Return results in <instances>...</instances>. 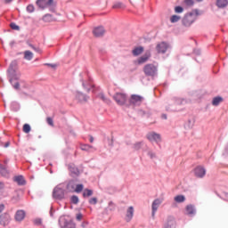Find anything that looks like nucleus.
Wrapping results in <instances>:
<instances>
[{
  "mask_svg": "<svg viewBox=\"0 0 228 228\" xmlns=\"http://www.w3.org/2000/svg\"><path fill=\"white\" fill-rule=\"evenodd\" d=\"M75 97L76 101H77V102H79L80 104H85V102H88V99H90V97L86 96V94L79 91L76 92Z\"/></svg>",
  "mask_w": 228,
  "mask_h": 228,
  "instance_id": "9b49d317",
  "label": "nucleus"
},
{
  "mask_svg": "<svg viewBox=\"0 0 228 228\" xmlns=\"http://www.w3.org/2000/svg\"><path fill=\"white\" fill-rule=\"evenodd\" d=\"M31 131V126L29 124L23 125V132L28 134Z\"/></svg>",
  "mask_w": 228,
  "mask_h": 228,
  "instance_id": "37998d69",
  "label": "nucleus"
},
{
  "mask_svg": "<svg viewBox=\"0 0 228 228\" xmlns=\"http://www.w3.org/2000/svg\"><path fill=\"white\" fill-rule=\"evenodd\" d=\"M11 220H12V217L10 216V214L4 213L0 215V225H3V227H6V225L10 224Z\"/></svg>",
  "mask_w": 228,
  "mask_h": 228,
  "instance_id": "ddd939ff",
  "label": "nucleus"
},
{
  "mask_svg": "<svg viewBox=\"0 0 228 228\" xmlns=\"http://www.w3.org/2000/svg\"><path fill=\"white\" fill-rule=\"evenodd\" d=\"M147 140L149 142H156L157 144H159L161 142V134L156 133V132H150L146 135Z\"/></svg>",
  "mask_w": 228,
  "mask_h": 228,
  "instance_id": "0eeeda50",
  "label": "nucleus"
},
{
  "mask_svg": "<svg viewBox=\"0 0 228 228\" xmlns=\"http://www.w3.org/2000/svg\"><path fill=\"white\" fill-rule=\"evenodd\" d=\"M193 126H195V119L194 118H190L188 121L185 123V129H192Z\"/></svg>",
  "mask_w": 228,
  "mask_h": 228,
  "instance_id": "a878e982",
  "label": "nucleus"
},
{
  "mask_svg": "<svg viewBox=\"0 0 228 228\" xmlns=\"http://www.w3.org/2000/svg\"><path fill=\"white\" fill-rule=\"evenodd\" d=\"M194 54H196V56H200V49H195Z\"/></svg>",
  "mask_w": 228,
  "mask_h": 228,
  "instance_id": "4d7b16f0",
  "label": "nucleus"
},
{
  "mask_svg": "<svg viewBox=\"0 0 228 228\" xmlns=\"http://www.w3.org/2000/svg\"><path fill=\"white\" fill-rule=\"evenodd\" d=\"M19 69V62H17L16 60L12 61L9 68L7 69V74L9 77V82L12 83V81H19L20 79V73L17 72V69Z\"/></svg>",
  "mask_w": 228,
  "mask_h": 228,
  "instance_id": "f257e3e1",
  "label": "nucleus"
},
{
  "mask_svg": "<svg viewBox=\"0 0 228 228\" xmlns=\"http://www.w3.org/2000/svg\"><path fill=\"white\" fill-rule=\"evenodd\" d=\"M24 218H26V211L18 210L15 213L14 219L16 220V222H22V220H24Z\"/></svg>",
  "mask_w": 228,
  "mask_h": 228,
  "instance_id": "f3484780",
  "label": "nucleus"
},
{
  "mask_svg": "<svg viewBox=\"0 0 228 228\" xmlns=\"http://www.w3.org/2000/svg\"><path fill=\"white\" fill-rule=\"evenodd\" d=\"M64 228H76V224H74L72 221L66 222Z\"/></svg>",
  "mask_w": 228,
  "mask_h": 228,
  "instance_id": "79ce46f5",
  "label": "nucleus"
},
{
  "mask_svg": "<svg viewBox=\"0 0 228 228\" xmlns=\"http://www.w3.org/2000/svg\"><path fill=\"white\" fill-rule=\"evenodd\" d=\"M224 195V200H228V192H223Z\"/></svg>",
  "mask_w": 228,
  "mask_h": 228,
  "instance_id": "69168bd1",
  "label": "nucleus"
},
{
  "mask_svg": "<svg viewBox=\"0 0 228 228\" xmlns=\"http://www.w3.org/2000/svg\"><path fill=\"white\" fill-rule=\"evenodd\" d=\"M87 225H88V223H87V222H83V223L81 224V227H83V228H86Z\"/></svg>",
  "mask_w": 228,
  "mask_h": 228,
  "instance_id": "680f3d73",
  "label": "nucleus"
},
{
  "mask_svg": "<svg viewBox=\"0 0 228 228\" xmlns=\"http://www.w3.org/2000/svg\"><path fill=\"white\" fill-rule=\"evenodd\" d=\"M83 219V215L82 214H77V220L80 221Z\"/></svg>",
  "mask_w": 228,
  "mask_h": 228,
  "instance_id": "bf43d9fd",
  "label": "nucleus"
},
{
  "mask_svg": "<svg viewBox=\"0 0 228 228\" xmlns=\"http://www.w3.org/2000/svg\"><path fill=\"white\" fill-rule=\"evenodd\" d=\"M84 188H85V185H83V183H79V184L77 183L74 192L75 193H81L83 191Z\"/></svg>",
  "mask_w": 228,
  "mask_h": 228,
  "instance_id": "f704fd0d",
  "label": "nucleus"
},
{
  "mask_svg": "<svg viewBox=\"0 0 228 228\" xmlns=\"http://www.w3.org/2000/svg\"><path fill=\"white\" fill-rule=\"evenodd\" d=\"M184 12V8L183 6L178 5L175 7V13H183Z\"/></svg>",
  "mask_w": 228,
  "mask_h": 228,
  "instance_id": "c03bdc74",
  "label": "nucleus"
},
{
  "mask_svg": "<svg viewBox=\"0 0 228 228\" xmlns=\"http://www.w3.org/2000/svg\"><path fill=\"white\" fill-rule=\"evenodd\" d=\"M4 211V204L0 205V213H3Z\"/></svg>",
  "mask_w": 228,
  "mask_h": 228,
  "instance_id": "e2e57ef3",
  "label": "nucleus"
},
{
  "mask_svg": "<svg viewBox=\"0 0 228 228\" xmlns=\"http://www.w3.org/2000/svg\"><path fill=\"white\" fill-rule=\"evenodd\" d=\"M43 20L44 22H54L56 21V18L53 14L46 13L43 16Z\"/></svg>",
  "mask_w": 228,
  "mask_h": 228,
  "instance_id": "412c9836",
  "label": "nucleus"
},
{
  "mask_svg": "<svg viewBox=\"0 0 228 228\" xmlns=\"http://www.w3.org/2000/svg\"><path fill=\"white\" fill-rule=\"evenodd\" d=\"M89 142L90 143H94V136L90 135Z\"/></svg>",
  "mask_w": 228,
  "mask_h": 228,
  "instance_id": "338daca9",
  "label": "nucleus"
},
{
  "mask_svg": "<svg viewBox=\"0 0 228 228\" xmlns=\"http://www.w3.org/2000/svg\"><path fill=\"white\" fill-rule=\"evenodd\" d=\"M148 156H150L151 159H156V152L149 150L148 151Z\"/></svg>",
  "mask_w": 228,
  "mask_h": 228,
  "instance_id": "3c124183",
  "label": "nucleus"
},
{
  "mask_svg": "<svg viewBox=\"0 0 228 228\" xmlns=\"http://www.w3.org/2000/svg\"><path fill=\"white\" fill-rule=\"evenodd\" d=\"M27 12H28V13H33V12H35V5L28 4L27 6Z\"/></svg>",
  "mask_w": 228,
  "mask_h": 228,
  "instance_id": "09e8293b",
  "label": "nucleus"
},
{
  "mask_svg": "<svg viewBox=\"0 0 228 228\" xmlns=\"http://www.w3.org/2000/svg\"><path fill=\"white\" fill-rule=\"evenodd\" d=\"M185 209H186V213H187V215H189V216H193L197 213V210L195 209V206H193L191 204L187 205Z\"/></svg>",
  "mask_w": 228,
  "mask_h": 228,
  "instance_id": "aec40b11",
  "label": "nucleus"
},
{
  "mask_svg": "<svg viewBox=\"0 0 228 228\" xmlns=\"http://www.w3.org/2000/svg\"><path fill=\"white\" fill-rule=\"evenodd\" d=\"M14 182L17 183L19 186H24L26 185V180L24 179V176L18 175L14 177Z\"/></svg>",
  "mask_w": 228,
  "mask_h": 228,
  "instance_id": "4be33fe9",
  "label": "nucleus"
},
{
  "mask_svg": "<svg viewBox=\"0 0 228 228\" xmlns=\"http://www.w3.org/2000/svg\"><path fill=\"white\" fill-rule=\"evenodd\" d=\"M164 228H175V221H174L173 219L167 220V222L164 225Z\"/></svg>",
  "mask_w": 228,
  "mask_h": 228,
  "instance_id": "c85d7f7f",
  "label": "nucleus"
},
{
  "mask_svg": "<svg viewBox=\"0 0 228 228\" xmlns=\"http://www.w3.org/2000/svg\"><path fill=\"white\" fill-rule=\"evenodd\" d=\"M107 209H109V211H115V203H113V201H110Z\"/></svg>",
  "mask_w": 228,
  "mask_h": 228,
  "instance_id": "8fccbe9b",
  "label": "nucleus"
},
{
  "mask_svg": "<svg viewBox=\"0 0 228 228\" xmlns=\"http://www.w3.org/2000/svg\"><path fill=\"white\" fill-rule=\"evenodd\" d=\"M134 216V208L133 206H130L126 209L125 220L126 222L129 223L131 220H133V217Z\"/></svg>",
  "mask_w": 228,
  "mask_h": 228,
  "instance_id": "2eb2a0df",
  "label": "nucleus"
},
{
  "mask_svg": "<svg viewBox=\"0 0 228 228\" xmlns=\"http://www.w3.org/2000/svg\"><path fill=\"white\" fill-rule=\"evenodd\" d=\"M161 204H163V200H161V199H156L153 200V202L151 204L152 218H154V216H156V211H158V208H159V206H161Z\"/></svg>",
  "mask_w": 228,
  "mask_h": 228,
  "instance_id": "f8f14e48",
  "label": "nucleus"
},
{
  "mask_svg": "<svg viewBox=\"0 0 228 228\" xmlns=\"http://www.w3.org/2000/svg\"><path fill=\"white\" fill-rule=\"evenodd\" d=\"M35 225H42V219L41 218H37L34 220Z\"/></svg>",
  "mask_w": 228,
  "mask_h": 228,
  "instance_id": "864d4df0",
  "label": "nucleus"
},
{
  "mask_svg": "<svg viewBox=\"0 0 228 228\" xmlns=\"http://www.w3.org/2000/svg\"><path fill=\"white\" fill-rule=\"evenodd\" d=\"M112 8L114 10L120 9V8H126V5L122 2H117L113 4Z\"/></svg>",
  "mask_w": 228,
  "mask_h": 228,
  "instance_id": "4c0bfd02",
  "label": "nucleus"
},
{
  "mask_svg": "<svg viewBox=\"0 0 228 228\" xmlns=\"http://www.w3.org/2000/svg\"><path fill=\"white\" fill-rule=\"evenodd\" d=\"M98 200H97V198H91L89 200V204L93 205V206H95V204H97Z\"/></svg>",
  "mask_w": 228,
  "mask_h": 228,
  "instance_id": "603ef678",
  "label": "nucleus"
},
{
  "mask_svg": "<svg viewBox=\"0 0 228 228\" xmlns=\"http://www.w3.org/2000/svg\"><path fill=\"white\" fill-rule=\"evenodd\" d=\"M10 28H12L15 31H20V27H19L17 24H15V22H12L10 24Z\"/></svg>",
  "mask_w": 228,
  "mask_h": 228,
  "instance_id": "de8ad7c7",
  "label": "nucleus"
},
{
  "mask_svg": "<svg viewBox=\"0 0 228 228\" xmlns=\"http://www.w3.org/2000/svg\"><path fill=\"white\" fill-rule=\"evenodd\" d=\"M36 4H37L38 8L41 10H45V8H48L49 12L60 16V13L56 12L57 4L54 0H37Z\"/></svg>",
  "mask_w": 228,
  "mask_h": 228,
  "instance_id": "f03ea898",
  "label": "nucleus"
},
{
  "mask_svg": "<svg viewBox=\"0 0 228 228\" xmlns=\"http://www.w3.org/2000/svg\"><path fill=\"white\" fill-rule=\"evenodd\" d=\"M194 174L196 177H200V179L206 175V168L199 166L194 169Z\"/></svg>",
  "mask_w": 228,
  "mask_h": 228,
  "instance_id": "dca6fc26",
  "label": "nucleus"
},
{
  "mask_svg": "<svg viewBox=\"0 0 228 228\" xmlns=\"http://www.w3.org/2000/svg\"><path fill=\"white\" fill-rule=\"evenodd\" d=\"M82 195L84 199H86V197H92L94 195V191L90 189H85Z\"/></svg>",
  "mask_w": 228,
  "mask_h": 228,
  "instance_id": "c756f323",
  "label": "nucleus"
},
{
  "mask_svg": "<svg viewBox=\"0 0 228 228\" xmlns=\"http://www.w3.org/2000/svg\"><path fill=\"white\" fill-rule=\"evenodd\" d=\"M168 47H169V45H167V43L163 41V42L157 44L156 51L159 54H165V53H167V51H168Z\"/></svg>",
  "mask_w": 228,
  "mask_h": 228,
  "instance_id": "1a4fd4ad",
  "label": "nucleus"
},
{
  "mask_svg": "<svg viewBox=\"0 0 228 228\" xmlns=\"http://www.w3.org/2000/svg\"><path fill=\"white\" fill-rule=\"evenodd\" d=\"M142 53H143V46L135 47V48L132 51L133 56H140V54H142Z\"/></svg>",
  "mask_w": 228,
  "mask_h": 228,
  "instance_id": "b1692460",
  "label": "nucleus"
},
{
  "mask_svg": "<svg viewBox=\"0 0 228 228\" xmlns=\"http://www.w3.org/2000/svg\"><path fill=\"white\" fill-rule=\"evenodd\" d=\"M223 101H224V98L222 96H216L212 100V106H220Z\"/></svg>",
  "mask_w": 228,
  "mask_h": 228,
  "instance_id": "5701e85b",
  "label": "nucleus"
},
{
  "mask_svg": "<svg viewBox=\"0 0 228 228\" xmlns=\"http://www.w3.org/2000/svg\"><path fill=\"white\" fill-rule=\"evenodd\" d=\"M46 123L48 124V126H51V127H54V121L53 120V118H46Z\"/></svg>",
  "mask_w": 228,
  "mask_h": 228,
  "instance_id": "49530a36",
  "label": "nucleus"
},
{
  "mask_svg": "<svg viewBox=\"0 0 228 228\" xmlns=\"http://www.w3.org/2000/svg\"><path fill=\"white\" fill-rule=\"evenodd\" d=\"M143 72L145 76L154 77L155 76H158V67H156L154 64H146L143 67Z\"/></svg>",
  "mask_w": 228,
  "mask_h": 228,
  "instance_id": "20e7f679",
  "label": "nucleus"
},
{
  "mask_svg": "<svg viewBox=\"0 0 228 228\" xmlns=\"http://www.w3.org/2000/svg\"><path fill=\"white\" fill-rule=\"evenodd\" d=\"M70 202H71V204H75V205L79 204V197H77L76 195L71 196Z\"/></svg>",
  "mask_w": 228,
  "mask_h": 228,
  "instance_id": "ea45409f",
  "label": "nucleus"
},
{
  "mask_svg": "<svg viewBox=\"0 0 228 228\" xmlns=\"http://www.w3.org/2000/svg\"><path fill=\"white\" fill-rule=\"evenodd\" d=\"M150 48L152 49V45H151ZM151 49L146 50L145 53L138 59V65H143V63H147V61H149V58L151 56Z\"/></svg>",
  "mask_w": 228,
  "mask_h": 228,
  "instance_id": "9d476101",
  "label": "nucleus"
},
{
  "mask_svg": "<svg viewBox=\"0 0 228 228\" xmlns=\"http://www.w3.org/2000/svg\"><path fill=\"white\" fill-rule=\"evenodd\" d=\"M129 102L132 106H140L143 102V97L138 94H132Z\"/></svg>",
  "mask_w": 228,
  "mask_h": 228,
  "instance_id": "6e6552de",
  "label": "nucleus"
},
{
  "mask_svg": "<svg viewBox=\"0 0 228 228\" xmlns=\"http://www.w3.org/2000/svg\"><path fill=\"white\" fill-rule=\"evenodd\" d=\"M98 97L100 99H102V101H103V102H105L106 104H111V100L106 98V96L104 95V94L101 93L98 94Z\"/></svg>",
  "mask_w": 228,
  "mask_h": 228,
  "instance_id": "473e14b6",
  "label": "nucleus"
},
{
  "mask_svg": "<svg viewBox=\"0 0 228 228\" xmlns=\"http://www.w3.org/2000/svg\"><path fill=\"white\" fill-rule=\"evenodd\" d=\"M112 99L115 100V102H117L118 106H124V104L127 102V94L124 93H116L112 96Z\"/></svg>",
  "mask_w": 228,
  "mask_h": 228,
  "instance_id": "39448f33",
  "label": "nucleus"
},
{
  "mask_svg": "<svg viewBox=\"0 0 228 228\" xmlns=\"http://www.w3.org/2000/svg\"><path fill=\"white\" fill-rule=\"evenodd\" d=\"M24 59L28 60V61H31V60H33V53H31V51L24 52Z\"/></svg>",
  "mask_w": 228,
  "mask_h": 228,
  "instance_id": "2f4dec72",
  "label": "nucleus"
},
{
  "mask_svg": "<svg viewBox=\"0 0 228 228\" xmlns=\"http://www.w3.org/2000/svg\"><path fill=\"white\" fill-rule=\"evenodd\" d=\"M181 20V16L175 14L170 17V22L171 24H175L176 22H179Z\"/></svg>",
  "mask_w": 228,
  "mask_h": 228,
  "instance_id": "7c9ffc66",
  "label": "nucleus"
},
{
  "mask_svg": "<svg viewBox=\"0 0 228 228\" xmlns=\"http://www.w3.org/2000/svg\"><path fill=\"white\" fill-rule=\"evenodd\" d=\"M138 115H140V117H143V115H145V111L144 110H138Z\"/></svg>",
  "mask_w": 228,
  "mask_h": 228,
  "instance_id": "13d9d810",
  "label": "nucleus"
},
{
  "mask_svg": "<svg viewBox=\"0 0 228 228\" xmlns=\"http://www.w3.org/2000/svg\"><path fill=\"white\" fill-rule=\"evenodd\" d=\"M91 149H94V151H97V149L94 148V146L89 145V144H83V145L81 146V150H82V151H90Z\"/></svg>",
  "mask_w": 228,
  "mask_h": 228,
  "instance_id": "e433bc0d",
  "label": "nucleus"
},
{
  "mask_svg": "<svg viewBox=\"0 0 228 228\" xmlns=\"http://www.w3.org/2000/svg\"><path fill=\"white\" fill-rule=\"evenodd\" d=\"M143 147V142H138L134 144V151H140Z\"/></svg>",
  "mask_w": 228,
  "mask_h": 228,
  "instance_id": "58836bf2",
  "label": "nucleus"
},
{
  "mask_svg": "<svg viewBox=\"0 0 228 228\" xmlns=\"http://www.w3.org/2000/svg\"><path fill=\"white\" fill-rule=\"evenodd\" d=\"M76 186H77V183H76V181L74 180H70L67 186H66V189L68 190V191H69L70 193H74V191H76Z\"/></svg>",
  "mask_w": 228,
  "mask_h": 228,
  "instance_id": "6ab92c4d",
  "label": "nucleus"
},
{
  "mask_svg": "<svg viewBox=\"0 0 228 228\" xmlns=\"http://www.w3.org/2000/svg\"><path fill=\"white\" fill-rule=\"evenodd\" d=\"M33 51H36V53H42V50L36 46H34Z\"/></svg>",
  "mask_w": 228,
  "mask_h": 228,
  "instance_id": "052dcab7",
  "label": "nucleus"
},
{
  "mask_svg": "<svg viewBox=\"0 0 228 228\" xmlns=\"http://www.w3.org/2000/svg\"><path fill=\"white\" fill-rule=\"evenodd\" d=\"M46 65L48 67H52V69H55V67H56V64L46 63Z\"/></svg>",
  "mask_w": 228,
  "mask_h": 228,
  "instance_id": "0e129e2a",
  "label": "nucleus"
},
{
  "mask_svg": "<svg viewBox=\"0 0 228 228\" xmlns=\"http://www.w3.org/2000/svg\"><path fill=\"white\" fill-rule=\"evenodd\" d=\"M106 33V30L104 29V27L100 26V27H95L93 29V35L96 38H101V37H104V34Z\"/></svg>",
  "mask_w": 228,
  "mask_h": 228,
  "instance_id": "4468645a",
  "label": "nucleus"
},
{
  "mask_svg": "<svg viewBox=\"0 0 228 228\" xmlns=\"http://www.w3.org/2000/svg\"><path fill=\"white\" fill-rule=\"evenodd\" d=\"M228 1L227 0H217L216 1V6L218 8H225L227 6Z\"/></svg>",
  "mask_w": 228,
  "mask_h": 228,
  "instance_id": "cd10ccee",
  "label": "nucleus"
},
{
  "mask_svg": "<svg viewBox=\"0 0 228 228\" xmlns=\"http://www.w3.org/2000/svg\"><path fill=\"white\" fill-rule=\"evenodd\" d=\"M183 6L191 8V6H193V4H195V2L193 0H183Z\"/></svg>",
  "mask_w": 228,
  "mask_h": 228,
  "instance_id": "c9c22d12",
  "label": "nucleus"
},
{
  "mask_svg": "<svg viewBox=\"0 0 228 228\" xmlns=\"http://www.w3.org/2000/svg\"><path fill=\"white\" fill-rule=\"evenodd\" d=\"M11 108L13 111H19V110H20V105L17 102H12L11 104Z\"/></svg>",
  "mask_w": 228,
  "mask_h": 228,
  "instance_id": "72a5a7b5",
  "label": "nucleus"
},
{
  "mask_svg": "<svg viewBox=\"0 0 228 228\" xmlns=\"http://www.w3.org/2000/svg\"><path fill=\"white\" fill-rule=\"evenodd\" d=\"M175 202H177V204H183L186 200V197L184 195H177L174 198Z\"/></svg>",
  "mask_w": 228,
  "mask_h": 228,
  "instance_id": "bb28decb",
  "label": "nucleus"
},
{
  "mask_svg": "<svg viewBox=\"0 0 228 228\" xmlns=\"http://www.w3.org/2000/svg\"><path fill=\"white\" fill-rule=\"evenodd\" d=\"M110 147H113V138H111V140L109 142Z\"/></svg>",
  "mask_w": 228,
  "mask_h": 228,
  "instance_id": "774afa93",
  "label": "nucleus"
},
{
  "mask_svg": "<svg viewBox=\"0 0 228 228\" xmlns=\"http://www.w3.org/2000/svg\"><path fill=\"white\" fill-rule=\"evenodd\" d=\"M53 197L57 200H63L65 199V189L60 185L55 186L53 191Z\"/></svg>",
  "mask_w": 228,
  "mask_h": 228,
  "instance_id": "423d86ee",
  "label": "nucleus"
},
{
  "mask_svg": "<svg viewBox=\"0 0 228 228\" xmlns=\"http://www.w3.org/2000/svg\"><path fill=\"white\" fill-rule=\"evenodd\" d=\"M4 190V183L0 182V193H3Z\"/></svg>",
  "mask_w": 228,
  "mask_h": 228,
  "instance_id": "5fc2aeb1",
  "label": "nucleus"
},
{
  "mask_svg": "<svg viewBox=\"0 0 228 228\" xmlns=\"http://www.w3.org/2000/svg\"><path fill=\"white\" fill-rule=\"evenodd\" d=\"M197 15H199V10H195V12H191L189 13H186L182 19L183 26H184L185 28H190V26H191V24L195 22V20H197Z\"/></svg>",
  "mask_w": 228,
  "mask_h": 228,
  "instance_id": "7ed1b4c3",
  "label": "nucleus"
},
{
  "mask_svg": "<svg viewBox=\"0 0 228 228\" xmlns=\"http://www.w3.org/2000/svg\"><path fill=\"white\" fill-rule=\"evenodd\" d=\"M0 175H2V177H8V175H10L8 166H4L3 164H0Z\"/></svg>",
  "mask_w": 228,
  "mask_h": 228,
  "instance_id": "a211bd4d",
  "label": "nucleus"
},
{
  "mask_svg": "<svg viewBox=\"0 0 228 228\" xmlns=\"http://www.w3.org/2000/svg\"><path fill=\"white\" fill-rule=\"evenodd\" d=\"M19 200H20L19 195L13 196V197L12 198V202H19Z\"/></svg>",
  "mask_w": 228,
  "mask_h": 228,
  "instance_id": "6e6d98bb",
  "label": "nucleus"
},
{
  "mask_svg": "<svg viewBox=\"0 0 228 228\" xmlns=\"http://www.w3.org/2000/svg\"><path fill=\"white\" fill-rule=\"evenodd\" d=\"M69 170L73 175H79V169L73 164L69 166Z\"/></svg>",
  "mask_w": 228,
  "mask_h": 228,
  "instance_id": "393cba45",
  "label": "nucleus"
},
{
  "mask_svg": "<svg viewBox=\"0 0 228 228\" xmlns=\"http://www.w3.org/2000/svg\"><path fill=\"white\" fill-rule=\"evenodd\" d=\"M14 80H12V82H10L12 88H14V90H20V84L19 82H13Z\"/></svg>",
  "mask_w": 228,
  "mask_h": 228,
  "instance_id": "a19ab883",
  "label": "nucleus"
},
{
  "mask_svg": "<svg viewBox=\"0 0 228 228\" xmlns=\"http://www.w3.org/2000/svg\"><path fill=\"white\" fill-rule=\"evenodd\" d=\"M82 81V86L85 90H86V92H90L92 86H87L85 82L84 79L81 80Z\"/></svg>",
  "mask_w": 228,
  "mask_h": 228,
  "instance_id": "a18cd8bd",
  "label": "nucleus"
}]
</instances>
